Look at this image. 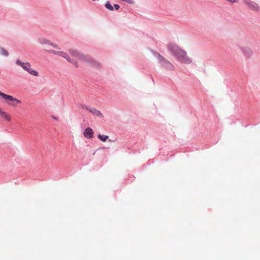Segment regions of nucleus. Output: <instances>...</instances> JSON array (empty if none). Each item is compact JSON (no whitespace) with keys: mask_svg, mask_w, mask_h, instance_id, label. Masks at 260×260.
<instances>
[{"mask_svg":"<svg viewBox=\"0 0 260 260\" xmlns=\"http://www.w3.org/2000/svg\"><path fill=\"white\" fill-rule=\"evenodd\" d=\"M46 51L50 53L58 55L64 57L69 62L73 64L75 67H78V64L77 61L75 59H71L70 56L66 53L63 51H55L52 49H47L46 50Z\"/></svg>","mask_w":260,"mask_h":260,"instance_id":"obj_4","label":"nucleus"},{"mask_svg":"<svg viewBox=\"0 0 260 260\" xmlns=\"http://www.w3.org/2000/svg\"><path fill=\"white\" fill-rule=\"evenodd\" d=\"M249 52L250 54L252 53V51L250 49H249Z\"/></svg>","mask_w":260,"mask_h":260,"instance_id":"obj_16","label":"nucleus"},{"mask_svg":"<svg viewBox=\"0 0 260 260\" xmlns=\"http://www.w3.org/2000/svg\"><path fill=\"white\" fill-rule=\"evenodd\" d=\"M16 64L21 66L25 71L34 76H38V72L32 68L31 65L29 62H23L19 60L16 61Z\"/></svg>","mask_w":260,"mask_h":260,"instance_id":"obj_3","label":"nucleus"},{"mask_svg":"<svg viewBox=\"0 0 260 260\" xmlns=\"http://www.w3.org/2000/svg\"><path fill=\"white\" fill-rule=\"evenodd\" d=\"M0 52L2 55L5 56H7L8 55V51L3 48H1L0 49Z\"/></svg>","mask_w":260,"mask_h":260,"instance_id":"obj_13","label":"nucleus"},{"mask_svg":"<svg viewBox=\"0 0 260 260\" xmlns=\"http://www.w3.org/2000/svg\"><path fill=\"white\" fill-rule=\"evenodd\" d=\"M88 109V110L90 112H91L94 115H96V116L100 117H103V114L98 109H96L95 108H90V109Z\"/></svg>","mask_w":260,"mask_h":260,"instance_id":"obj_10","label":"nucleus"},{"mask_svg":"<svg viewBox=\"0 0 260 260\" xmlns=\"http://www.w3.org/2000/svg\"><path fill=\"white\" fill-rule=\"evenodd\" d=\"M114 7H115V9L116 10H118V9H119V8H120L119 5H118V4H114Z\"/></svg>","mask_w":260,"mask_h":260,"instance_id":"obj_14","label":"nucleus"},{"mask_svg":"<svg viewBox=\"0 0 260 260\" xmlns=\"http://www.w3.org/2000/svg\"><path fill=\"white\" fill-rule=\"evenodd\" d=\"M2 110L0 108V113L2 112Z\"/></svg>","mask_w":260,"mask_h":260,"instance_id":"obj_17","label":"nucleus"},{"mask_svg":"<svg viewBox=\"0 0 260 260\" xmlns=\"http://www.w3.org/2000/svg\"><path fill=\"white\" fill-rule=\"evenodd\" d=\"M168 48L181 62L185 64H190L192 62L191 59L187 55L186 52L179 48L175 44H169Z\"/></svg>","mask_w":260,"mask_h":260,"instance_id":"obj_1","label":"nucleus"},{"mask_svg":"<svg viewBox=\"0 0 260 260\" xmlns=\"http://www.w3.org/2000/svg\"><path fill=\"white\" fill-rule=\"evenodd\" d=\"M0 115L4 120H7V121L9 122L11 120V117L9 113H8L3 110L0 113Z\"/></svg>","mask_w":260,"mask_h":260,"instance_id":"obj_9","label":"nucleus"},{"mask_svg":"<svg viewBox=\"0 0 260 260\" xmlns=\"http://www.w3.org/2000/svg\"><path fill=\"white\" fill-rule=\"evenodd\" d=\"M98 138L102 141L105 142L107 140V139L108 138V136L101 135V134H99L98 135Z\"/></svg>","mask_w":260,"mask_h":260,"instance_id":"obj_11","label":"nucleus"},{"mask_svg":"<svg viewBox=\"0 0 260 260\" xmlns=\"http://www.w3.org/2000/svg\"><path fill=\"white\" fill-rule=\"evenodd\" d=\"M69 52L72 57L71 59H75L76 61L77 59H78L82 61H87L88 62H90L91 61V59L89 57L84 55L76 50H70Z\"/></svg>","mask_w":260,"mask_h":260,"instance_id":"obj_2","label":"nucleus"},{"mask_svg":"<svg viewBox=\"0 0 260 260\" xmlns=\"http://www.w3.org/2000/svg\"><path fill=\"white\" fill-rule=\"evenodd\" d=\"M39 42L41 44H48L49 45L52 46L54 48H57V49H59V48L58 47L57 45L50 42L49 41H48V40H47V39H46L45 38H41V39H39Z\"/></svg>","mask_w":260,"mask_h":260,"instance_id":"obj_8","label":"nucleus"},{"mask_svg":"<svg viewBox=\"0 0 260 260\" xmlns=\"http://www.w3.org/2000/svg\"><path fill=\"white\" fill-rule=\"evenodd\" d=\"M161 59H163V57L160 56Z\"/></svg>","mask_w":260,"mask_h":260,"instance_id":"obj_18","label":"nucleus"},{"mask_svg":"<svg viewBox=\"0 0 260 260\" xmlns=\"http://www.w3.org/2000/svg\"><path fill=\"white\" fill-rule=\"evenodd\" d=\"M106 8L110 10L113 11V7L111 5V4L109 3V2H107L105 4Z\"/></svg>","mask_w":260,"mask_h":260,"instance_id":"obj_12","label":"nucleus"},{"mask_svg":"<svg viewBox=\"0 0 260 260\" xmlns=\"http://www.w3.org/2000/svg\"><path fill=\"white\" fill-rule=\"evenodd\" d=\"M168 64H169V65L171 68H173V66L172 64H171V63H169V62H168Z\"/></svg>","mask_w":260,"mask_h":260,"instance_id":"obj_15","label":"nucleus"},{"mask_svg":"<svg viewBox=\"0 0 260 260\" xmlns=\"http://www.w3.org/2000/svg\"><path fill=\"white\" fill-rule=\"evenodd\" d=\"M0 96L2 97L6 100L9 101L10 102L8 104L12 106H16L17 104L20 103L21 101L13 97L11 95L5 94V93L0 92Z\"/></svg>","mask_w":260,"mask_h":260,"instance_id":"obj_5","label":"nucleus"},{"mask_svg":"<svg viewBox=\"0 0 260 260\" xmlns=\"http://www.w3.org/2000/svg\"><path fill=\"white\" fill-rule=\"evenodd\" d=\"M85 137L87 139H91L93 136V131L91 128H87L83 132Z\"/></svg>","mask_w":260,"mask_h":260,"instance_id":"obj_7","label":"nucleus"},{"mask_svg":"<svg viewBox=\"0 0 260 260\" xmlns=\"http://www.w3.org/2000/svg\"><path fill=\"white\" fill-rule=\"evenodd\" d=\"M244 4L250 10L258 12L260 10L259 5L252 0H244Z\"/></svg>","mask_w":260,"mask_h":260,"instance_id":"obj_6","label":"nucleus"}]
</instances>
